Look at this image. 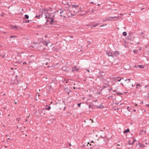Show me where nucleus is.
Listing matches in <instances>:
<instances>
[{
  "label": "nucleus",
  "instance_id": "1",
  "mask_svg": "<svg viewBox=\"0 0 149 149\" xmlns=\"http://www.w3.org/2000/svg\"><path fill=\"white\" fill-rule=\"evenodd\" d=\"M75 8H74L73 9H72L70 10L71 13L72 14V15H71V17L74 16L77 13L79 12L80 11L79 10H75Z\"/></svg>",
  "mask_w": 149,
  "mask_h": 149
},
{
  "label": "nucleus",
  "instance_id": "2",
  "mask_svg": "<svg viewBox=\"0 0 149 149\" xmlns=\"http://www.w3.org/2000/svg\"><path fill=\"white\" fill-rule=\"evenodd\" d=\"M61 11L60 12V13L61 14L60 16L61 17H63V18H65L66 16L64 15V14L65 13V12L63 10H62L61 9L60 10Z\"/></svg>",
  "mask_w": 149,
  "mask_h": 149
},
{
  "label": "nucleus",
  "instance_id": "3",
  "mask_svg": "<svg viewBox=\"0 0 149 149\" xmlns=\"http://www.w3.org/2000/svg\"><path fill=\"white\" fill-rule=\"evenodd\" d=\"M72 9H73L74 8H75V10H80L79 11L80 12L81 11V8H79L78 9V8L79 7V6L78 5H72Z\"/></svg>",
  "mask_w": 149,
  "mask_h": 149
},
{
  "label": "nucleus",
  "instance_id": "4",
  "mask_svg": "<svg viewBox=\"0 0 149 149\" xmlns=\"http://www.w3.org/2000/svg\"><path fill=\"white\" fill-rule=\"evenodd\" d=\"M122 79H124L125 81H126L127 80V79H124L123 77L121 78L120 77H117L115 79V80L116 81H121V80Z\"/></svg>",
  "mask_w": 149,
  "mask_h": 149
},
{
  "label": "nucleus",
  "instance_id": "5",
  "mask_svg": "<svg viewBox=\"0 0 149 149\" xmlns=\"http://www.w3.org/2000/svg\"><path fill=\"white\" fill-rule=\"evenodd\" d=\"M113 54V56H117L119 55V53L118 51H116L114 52Z\"/></svg>",
  "mask_w": 149,
  "mask_h": 149
},
{
  "label": "nucleus",
  "instance_id": "6",
  "mask_svg": "<svg viewBox=\"0 0 149 149\" xmlns=\"http://www.w3.org/2000/svg\"><path fill=\"white\" fill-rule=\"evenodd\" d=\"M51 109V107L49 106H48L47 105H46V107L45 108L42 109L43 111H45L46 110H49Z\"/></svg>",
  "mask_w": 149,
  "mask_h": 149
},
{
  "label": "nucleus",
  "instance_id": "7",
  "mask_svg": "<svg viewBox=\"0 0 149 149\" xmlns=\"http://www.w3.org/2000/svg\"><path fill=\"white\" fill-rule=\"evenodd\" d=\"M30 60H32L33 62H34L36 60V57L33 55H31L30 56Z\"/></svg>",
  "mask_w": 149,
  "mask_h": 149
},
{
  "label": "nucleus",
  "instance_id": "8",
  "mask_svg": "<svg viewBox=\"0 0 149 149\" xmlns=\"http://www.w3.org/2000/svg\"><path fill=\"white\" fill-rule=\"evenodd\" d=\"M49 19H51V21L49 22V23L50 24H53V22H56L54 20V19L53 17H48Z\"/></svg>",
  "mask_w": 149,
  "mask_h": 149
},
{
  "label": "nucleus",
  "instance_id": "9",
  "mask_svg": "<svg viewBox=\"0 0 149 149\" xmlns=\"http://www.w3.org/2000/svg\"><path fill=\"white\" fill-rule=\"evenodd\" d=\"M65 13H66L67 15L68 16V17H71V15L72 14L71 13L70 10L68 11Z\"/></svg>",
  "mask_w": 149,
  "mask_h": 149
},
{
  "label": "nucleus",
  "instance_id": "10",
  "mask_svg": "<svg viewBox=\"0 0 149 149\" xmlns=\"http://www.w3.org/2000/svg\"><path fill=\"white\" fill-rule=\"evenodd\" d=\"M106 54L107 55L109 56H113V54L111 52L107 51L106 52Z\"/></svg>",
  "mask_w": 149,
  "mask_h": 149
},
{
  "label": "nucleus",
  "instance_id": "11",
  "mask_svg": "<svg viewBox=\"0 0 149 149\" xmlns=\"http://www.w3.org/2000/svg\"><path fill=\"white\" fill-rule=\"evenodd\" d=\"M79 69L78 68H77L76 66H75L74 67H73L72 68V72H74L75 71H77Z\"/></svg>",
  "mask_w": 149,
  "mask_h": 149
},
{
  "label": "nucleus",
  "instance_id": "12",
  "mask_svg": "<svg viewBox=\"0 0 149 149\" xmlns=\"http://www.w3.org/2000/svg\"><path fill=\"white\" fill-rule=\"evenodd\" d=\"M68 68V67H66L65 66L63 67L62 68V69L63 70H64L65 71L68 72L69 71V70Z\"/></svg>",
  "mask_w": 149,
  "mask_h": 149
},
{
  "label": "nucleus",
  "instance_id": "13",
  "mask_svg": "<svg viewBox=\"0 0 149 149\" xmlns=\"http://www.w3.org/2000/svg\"><path fill=\"white\" fill-rule=\"evenodd\" d=\"M80 12H82V13L80 14V15L81 16H83L87 13L86 11H82L81 9V11Z\"/></svg>",
  "mask_w": 149,
  "mask_h": 149
},
{
  "label": "nucleus",
  "instance_id": "14",
  "mask_svg": "<svg viewBox=\"0 0 149 149\" xmlns=\"http://www.w3.org/2000/svg\"><path fill=\"white\" fill-rule=\"evenodd\" d=\"M97 145H94L93 147H90V149H93L94 148V149H97Z\"/></svg>",
  "mask_w": 149,
  "mask_h": 149
},
{
  "label": "nucleus",
  "instance_id": "15",
  "mask_svg": "<svg viewBox=\"0 0 149 149\" xmlns=\"http://www.w3.org/2000/svg\"><path fill=\"white\" fill-rule=\"evenodd\" d=\"M43 14V13H41V14L40 15H36L35 17L39 19L40 18V17H41V16L42 17V15Z\"/></svg>",
  "mask_w": 149,
  "mask_h": 149
},
{
  "label": "nucleus",
  "instance_id": "16",
  "mask_svg": "<svg viewBox=\"0 0 149 149\" xmlns=\"http://www.w3.org/2000/svg\"><path fill=\"white\" fill-rule=\"evenodd\" d=\"M129 132L130 130L128 128L127 129L125 130L123 132L124 134H125Z\"/></svg>",
  "mask_w": 149,
  "mask_h": 149
},
{
  "label": "nucleus",
  "instance_id": "17",
  "mask_svg": "<svg viewBox=\"0 0 149 149\" xmlns=\"http://www.w3.org/2000/svg\"><path fill=\"white\" fill-rule=\"evenodd\" d=\"M117 18V17H108V19H107V20H111L113 18Z\"/></svg>",
  "mask_w": 149,
  "mask_h": 149
},
{
  "label": "nucleus",
  "instance_id": "18",
  "mask_svg": "<svg viewBox=\"0 0 149 149\" xmlns=\"http://www.w3.org/2000/svg\"><path fill=\"white\" fill-rule=\"evenodd\" d=\"M66 147H69L71 146V145L70 143H67L66 144Z\"/></svg>",
  "mask_w": 149,
  "mask_h": 149
},
{
  "label": "nucleus",
  "instance_id": "19",
  "mask_svg": "<svg viewBox=\"0 0 149 149\" xmlns=\"http://www.w3.org/2000/svg\"><path fill=\"white\" fill-rule=\"evenodd\" d=\"M49 10L47 9H42V12L43 11H44L45 13H47Z\"/></svg>",
  "mask_w": 149,
  "mask_h": 149
},
{
  "label": "nucleus",
  "instance_id": "20",
  "mask_svg": "<svg viewBox=\"0 0 149 149\" xmlns=\"http://www.w3.org/2000/svg\"><path fill=\"white\" fill-rule=\"evenodd\" d=\"M137 66L139 68H143L144 67V65H138Z\"/></svg>",
  "mask_w": 149,
  "mask_h": 149
},
{
  "label": "nucleus",
  "instance_id": "21",
  "mask_svg": "<svg viewBox=\"0 0 149 149\" xmlns=\"http://www.w3.org/2000/svg\"><path fill=\"white\" fill-rule=\"evenodd\" d=\"M103 107V106L102 104L100 105L99 106L97 107V108H101Z\"/></svg>",
  "mask_w": 149,
  "mask_h": 149
},
{
  "label": "nucleus",
  "instance_id": "22",
  "mask_svg": "<svg viewBox=\"0 0 149 149\" xmlns=\"http://www.w3.org/2000/svg\"><path fill=\"white\" fill-rule=\"evenodd\" d=\"M144 132V134H146V132L145 131H144L143 130H141L140 131V134H143V132Z\"/></svg>",
  "mask_w": 149,
  "mask_h": 149
},
{
  "label": "nucleus",
  "instance_id": "23",
  "mask_svg": "<svg viewBox=\"0 0 149 149\" xmlns=\"http://www.w3.org/2000/svg\"><path fill=\"white\" fill-rule=\"evenodd\" d=\"M24 16H25L24 18L26 19H28L29 18V15H25Z\"/></svg>",
  "mask_w": 149,
  "mask_h": 149
},
{
  "label": "nucleus",
  "instance_id": "24",
  "mask_svg": "<svg viewBox=\"0 0 149 149\" xmlns=\"http://www.w3.org/2000/svg\"><path fill=\"white\" fill-rule=\"evenodd\" d=\"M100 24L99 23H97L95 25H93L92 27H94L97 26L99 25Z\"/></svg>",
  "mask_w": 149,
  "mask_h": 149
},
{
  "label": "nucleus",
  "instance_id": "25",
  "mask_svg": "<svg viewBox=\"0 0 149 149\" xmlns=\"http://www.w3.org/2000/svg\"><path fill=\"white\" fill-rule=\"evenodd\" d=\"M123 34L124 36H125L127 35V33L126 32L124 31L123 32Z\"/></svg>",
  "mask_w": 149,
  "mask_h": 149
},
{
  "label": "nucleus",
  "instance_id": "26",
  "mask_svg": "<svg viewBox=\"0 0 149 149\" xmlns=\"http://www.w3.org/2000/svg\"><path fill=\"white\" fill-rule=\"evenodd\" d=\"M65 115H66L67 116H68V114H71V113L70 112H65Z\"/></svg>",
  "mask_w": 149,
  "mask_h": 149
},
{
  "label": "nucleus",
  "instance_id": "27",
  "mask_svg": "<svg viewBox=\"0 0 149 149\" xmlns=\"http://www.w3.org/2000/svg\"><path fill=\"white\" fill-rule=\"evenodd\" d=\"M139 145H140L139 146L140 147H144V146H145L144 144H141L140 143H139Z\"/></svg>",
  "mask_w": 149,
  "mask_h": 149
},
{
  "label": "nucleus",
  "instance_id": "28",
  "mask_svg": "<svg viewBox=\"0 0 149 149\" xmlns=\"http://www.w3.org/2000/svg\"><path fill=\"white\" fill-rule=\"evenodd\" d=\"M136 141V140L134 139L133 142L131 143V145H133L134 144V143Z\"/></svg>",
  "mask_w": 149,
  "mask_h": 149
},
{
  "label": "nucleus",
  "instance_id": "29",
  "mask_svg": "<svg viewBox=\"0 0 149 149\" xmlns=\"http://www.w3.org/2000/svg\"><path fill=\"white\" fill-rule=\"evenodd\" d=\"M17 37V36H10V38H16Z\"/></svg>",
  "mask_w": 149,
  "mask_h": 149
},
{
  "label": "nucleus",
  "instance_id": "30",
  "mask_svg": "<svg viewBox=\"0 0 149 149\" xmlns=\"http://www.w3.org/2000/svg\"><path fill=\"white\" fill-rule=\"evenodd\" d=\"M133 52L135 54H136L137 52V51L136 50H134Z\"/></svg>",
  "mask_w": 149,
  "mask_h": 149
},
{
  "label": "nucleus",
  "instance_id": "31",
  "mask_svg": "<svg viewBox=\"0 0 149 149\" xmlns=\"http://www.w3.org/2000/svg\"><path fill=\"white\" fill-rule=\"evenodd\" d=\"M81 104V103H80L78 104H77L78 107H80Z\"/></svg>",
  "mask_w": 149,
  "mask_h": 149
},
{
  "label": "nucleus",
  "instance_id": "32",
  "mask_svg": "<svg viewBox=\"0 0 149 149\" xmlns=\"http://www.w3.org/2000/svg\"><path fill=\"white\" fill-rule=\"evenodd\" d=\"M97 149H100L101 146H100L99 145H97Z\"/></svg>",
  "mask_w": 149,
  "mask_h": 149
},
{
  "label": "nucleus",
  "instance_id": "33",
  "mask_svg": "<svg viewBox=\"0 0 149 149\" xmlns=\"http://www.w3.org/2000/svg\"><path fill=\"white\" fill-rule=\"evenodd\" d=\"M68 81H66V79H64V80H63V82H66V83H68Z\"/></svg>",
  "mask_w": 149,
  "mask_h": 149
},
{
  "label": "nucleus",
  "instance_id": "34",
  "mask_svg": "<svg viewBox=\"0 0 149 149\" xmlns=\"http://www.w3.org/2000/svg\"><path fill=\"white\" fill-rule=\"evenodd\" d=\"M131 141L130 140H129L128 141V144L129 145H131V143L130 142Z\"/></svg>",
  "mask_w": 149,
  "mask_h": 149
},
{
  "label": "nucleus",
  "instance_id": "35",
  "mask_svg": "<svg viewBox=\"0 0 149 149\" xmlns=\"http://www.w3.org/2000/svg\"><path fill=\"white\" fill-rule=\"evenodd\" d=\"M117 94L118 95H122L123 94V93H117Z\"/></svg>",
  "mask_w": 149,
  "mask_h": 149
},
{
  "label": "nucleus",
  "instance_id": "36",
  "mask_svg": "<svg viewBox=\"0 0 149 149\" xmlns=\"http://www.w3.org/2000/svg\"><path fill=\"white\" fill-rule=\"evenodd\" d=\"M92 105L91 104H90L89 105L88 107L89 108H90L92 107Z\"/></svg>",
  "mask_w": 149,
  "mask_h": 149
},
{
  "label": "nucleus",
  "instance_id": "37",
  "mask_svg": "<svg viewBox=\"0 0 149 149\" xmlns=\"http://www.w3.org/2000/svg\"><path fill=\"white\" fill-rule=\"evenodd\" d=\"M93 24H88L87 25V26H93Z\"/></svg>",
  "mask_w": 149,
  "mask_h": 149
},
{
  "label": "nucleus",
  "instance_id": "38",
  "mask_svg": "<svg viewBox=\"0 0 149 149\" xmlns=\"http://www.w3.org/2000/svg\"><path fill=\"white\" fill-rule=\"evenodd\" d=\"M88 144H89L90 146H91V145H92L91 143H90L89 142H88L87 143V144L86 145L87 146H88Z\"/></svg>",
  "mask_w": 149,
  "mask_h": 149
},
{
  "label": "nucleus",
  "instance_id": "39",
  "mask_svg": "<svg viewBox=\"0 0 149 149\" xmlns=\"http://www.w3.org/2000/svg\"><path fill=\"white\" fill-rule=\"evenodd\" d=\"M1 56L3 58H5V54H3V55H2Z\"/></svg>",
  "mask_w": 149,
  "mask_h": 149
},
{
  "label": "nucleus",
  "instance_id": "40",
  "mask_svg": "<svg viewBox=\"0 0 149 149\" xmlns=\"http://www.w3.org/2000/svg\"><path fill=\"white\" fill-rule=\"evenodd\" d=\"M140 84H136V86H140Z\"/></svg>",
  "mask_w": 149,
  "mask_h": 149
},
{
  "label": "nucleus",
  "instance_id": "41",
  "mask_svg": "<svg viewBox=\"0 0 149 149\" xmlns=\"http://www.w3.org/2000/svg\"><path fill=\"white\" fill-rule=\"evenodd\" d=\"M29 22V20H26L25 22H26V23H28Z\"/></svg>",
  "mask_w": 149,
  "mask_h": 149
},
{
  "label": "nucleus",
  "instance_id": "42",
  "mask_svg": "<svg viewBox=\"0 0 149 149\" xmlns=\"http://www.w3.org/2000/svg\"><path fill=\"white\" fill-rule=\"evenodd\" d=\"M23 64H27V63L26 62H24L23 63Z\"/></svg>",
  "mask_w": 149,
  "mask_h": 149
},
{
  "label": "nucleus",
  "instance_id": "43",
  "mask_svg": "<svg viewBox=\"0 0 149 149\" xmlns=\"http://www.w3.org/2000/svg\"><path fill=\"white\" fill-rule=\"evenodd\" d=\"M13 27H14V28H16V29L17 30V26H15L14 27L13 26Z\"/></svg>",
  "mask_w": 149,
  "mask_h": 149
},
{
  "label": "nucleus",
  "instance_id": "44",
  "mask_svg": "<svg viewBox=\"0 0 149 149\" xmlns=\"http://www.w3.org/2000/svg\"><path fill=\"white\" fill-rule=\"evenodd\" d=\"M7 140H12V139H10V138H8L7 139Z\"/></svg>",
  "mask_w": 149,
  "mask_h": 149
},
{
  "label": "nucleus",
  "instance_id": "45",
  "mask_svg": "<svg viewBox=\"0 0 149 149\" xmlns=\"http://www.w3.org/2000/svg\"><path fill=\"white\" fill-rule=\"evenodd\" d=\"M41 26H42L41 25L38 26H37V27H41Z\"/></svg>",
  "mask_w": 149,
  "mask_h": 149
},
{
  "label": "nucleus",
  "instance_id": "46",
  "mask_svg": "<svg viewBox=\"0 0 149 149\" xmlns=\"http://www.w3.org/2000/svg\"><path fill=\"white\" fill-rule=\"evenodd\" d=\"M128 80L129 81V82H130L131 81V79H128Z\"/></svg>",
  "mask_w": 149,
  "mask_h": 149
},
{
  "label": "nucleus",
  "instance_id": "47",
  "mask_svg": "<svg viewBox=\"0 0 149 149\" xmlns=\"http://www.w3.org/2000/svg\"><path fill=\"white\" fill-rule=\"evenodd\" d=\"M29 63H32V60H31V61H29Z\"/></svg>",
  "mask_w": 149,
  "mask_h": 149
},
{
  "label": "nucleus",
  "instance_id": "48",
  "mask_svg": "<svg viewBox=\"0 0 149 149\" xmlns=\"http://www.w3.org/2000/svg\"><path fill=\"white\" fill-rule=\"evenodd\" d=\"M86 70L88 72H89L90 71L88 69H86Z\"/></svg>",
  "mask_w": 149,
  "mask_h": 149
},
{
  "label": "nucleus",
  "instance_id": "49",
  "mask_svg": "<svg viewBox=\"0 0 149 149\" xmlns=\"http://www.w3.org/2000/svg\"><path fill=\"white\" fill-rule=\"evenodd\" d=\"M85 145H82V147H85Z\"/></svg>",
  "mask_w": 149,
  "mask_h": 149
},
{
  "label": "nucleus",
  "instance_id": "50",
  "mask_svg": "<svg viewBox=\"0 0 149 149\" xmlns=\"http://www.w3.org/2000/svg\"><path fill=\"white\" fill-rule=\"evenodd\" d=\"M129 108V107H127V110H128V111H130V110H129L128 109V108Z\"/></svg>",
  "mask_w": 149,
  "mask_h": 149
},
{
  "label": "nucleus",
  "instance_id": "51",
  "mask_svg": "<svg viewBox=\"0 0 149 149\" xmlns=\"http://www.w3.org/2000/svg\"><path fill=\"white\" fill-rule=\"evenodd\" d=\"M107 20V19H104V20H103V22H104V21H106V20Z\"/></svg>",
  "mask_w": 149,
  "mask_h": 149
},
{
  "label": "nucleus",
  "instance_id": "52",
  "mask_svg": "<svg viewBox=\"0 0 149 149\" xmlns=\"http://www.w3.org/2000/svg\"><path fill=\"white\" fill-rule=\"evenodd\" d=\"M46 22H49V19H47V20H46Z\"/></svg>",
  "mask_w": 149,
  "mask_h": 149
},
{
  "label": "nucleus",
  "instance_id": "53",
  "mask_svg": "<svg viewBox=\"0 0 149 149\" xmlns=\"http://www.w3.org/2000/svg\"><path fill=\"white\" fill-rule=\"evenodd\" d=\"M91 143H94V142L93 141H92L91 142Z\"/></svg>",
  "mask_w": 149,
  "mask_h": 149
},
{
  "label": "nucleus",
  "instance_id": "54",
  "mask_svg": "<svg viewBox=\"0 0 149 149\" xmlns=\"http://www.w3.org/2000/svg\"><path fill=\"white\" fill-rule=\"evenodd\" d=\"M45 42V45H47V44L48 43L47 42Z\"/></svg>",
  "mask_w": 149,
  "mask_h": 149
},
{
  "label": "nucleus",
  "instance_id": "55",
  "mask_svg": "<svg viewBox=\"0 0 149 149\" xmlns=\"http://www.w3.org/2000/svg\"><path fill=\"white\" fill-rule=\"evenodd\" d=\"M104 25H101V26H100V27H102V26H104Z\"/></svg>",
  "mask_w": 149,
  "mask_h": 149
},
{
  "label": "nucleus",
  "instance_id": "56",
  "mask_svg": "<svg viewBox=\"0 0 149 149\" xmlns=\"http://www.w3.org/2000/svg\"><path fill=\"white\" fill-rule=\"evenodd\" d=\"M141 34H143V32H141Z\"/></svg>",
  "mask_w": 149,
  "mask_h": 149
},
{
  "label": "nucleus",
  "instance_id": "57",
  "mask_svg": "<svg viewBox=\"0 0 149 149\" xmlns=\"http://www.w3.org/2000/svg\"><path fill=\"white\" fill-rule=\"evenodd\" d=\"M120 148V147H117V148H119V149H120V148Z\"/></svg>",
  "mask_w": 149,
  "mask_h": 149
},
{
  "label": "nucleus",
  "instance_id": "58",
  "mask_svg": "<svg viewBox=\"0 0 149 149\" xmlns=\"http://www.w3.org/2000/svg\"><path fill=\"white\" fill-rule=\"evenodd\" d=\"M70 38H73V36H70Z\"/></svg>",
  "mask_w": 149,
  "mask_h": 149
},
{
  "label": "nucleus",
  "instance_id": "59",
  "mask_svg": "<svg viewBox=\"0 0 149 149\" xmlns=\"http://www.w3.org/2000/svg\"><path fill=\"white\" fill-rule=\"evenodd\" d=\"M20 119V118H18V121H19V120ZM17 119H18V118H17Z\"/></svg>",
  "mask_w": 149,
  "mask_h": 149
},
{
  "label": "nucleus",
  "instance_id": "60",
  "mask_svg": "<svg viewBox=\"0 0 149 149\" xmlns=\"http://www.w3.org/2000/svg\"><path fill=\"white\" fill-rule=\"evenodd\" d=\"M120 146V145L119 144H117V146Z\"/></svg>",
  "mask_w": 149,
  "mask_h": 149
},
{
  "label": "nucleus",
  "instance_id": "61",
  "mask_svg": "<svg viewBox=\"0 0 149 149\" xmlns=\"http://www.w3.org/2000/svg\"><path fill=\"white\" fill-rule=\"evenodd\" d=\"M133 111H134H134H136V110H135V109H134V110H133Z\"/></svg>",
  "mask_w": 149,
  "mask_h": 149
},
{
  "label": "nucleus",
  "instance_id": "62",
  "mask_svg": "<svg viewBox=\"0 0 149 149\" xmlns=\"http://www.w3.org/2000/svg\"><path fill=\"white\" fill-rule=\"evenodd\" d=\"M120 84L122 85L123 86V84L122 83H121Z\"/></svg>",
  "mask_w": 149,
  "mask_h": 149
},
{
  "label": "nucleus",
  "instance_id": "63",
  "mask_svg": "<svg viewBox=\"0 0 149 149\" xmlns=\"http://www.w3.org/2000/svg\"><path fill=\"white\" fill-rule=\"evenodd\" d=\"M132 86H134L133 84H132Z\"/></svg>",
  "mask_w": 149,
  "mask_h": 149
},
{
  "label": "nucleus",
  "instance_id": "64",
  "mask_svg": "<svg viewBox=\"0 0 149 149\" xmlns=\"http://www.w3.org/2000/svg\"><path fill=\"white\" fill-rule=\"evenodd\" d=\"M148 107H149V104H148Z\"/></svg>",
  "mask_w": 149,
  "mask_h": 149
}]
</instances>
